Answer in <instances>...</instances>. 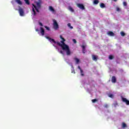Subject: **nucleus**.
I'll list each match as a JSON object with an SVG mask.
<instances>
[{
	"mask_svg": "<svg viewBox=\"0 0 129 129\" xmlns=\"http://www.w3.org/2000/svg\"><path fill=\"white\" fill-rule=\"evenodd\" d=\"M60 42L62 44L60 43L59 42H56V44L58 45V46H60L63 51H66L67 55L68 56H70V55H71V51H70L69 46H68L65 43V42H63V41Z\"/></svg>",
	"mask_w": 129,
	"mask_h": 129,
	"instance_id": "f257e3e1",
	"label": "nucleus"
},
{
	"mask_svg": "<svg viewBox=\"0 0 129 129\" xmlns=\"http://www.w3.org/2000/svg\"><path fill=\"white\" fill-rule=\"evenodd\" d=\"M53 28L54 30L59 29V25L58 24V23H57V21L55 20H53Z\"/></svg>",
	"mask_w": 129,
	"mask_h": 129,
	"instance_id": "f03ea898",
	"label": "nucleus"
},
{
	"mask_svg": "<svg viewBox=\"0 0 129 129\" xmlns=\"http://www.w3.org/2000/svg\"><path fill=\"white\" fill-rule=\"evenodd\" d=\"M121 99L122 102H124L126 105H129V100L126 99V98H124L122 96H121Z\"/></svg>",
	"mask_w": 129,
	"mask_h": 129,
	"instance_id": "7ed1b4c3",
	"label": "nucleus"
},
{
	"mask_svg": "<svg viewBox=\"0 0 129 129\" xmlns=\"http://www.w3.org/2000/svg\"><path fill=\"white\" fill-rule=\"evenodd\" d=\"M77 6L79 9L82 10V11H84V10H85V7H84V5L82 4H77Z\"/></svg>",
	"mask_w": 129,
	"mask_h": 129,
	"instance_id": "20e7f679",
	"label": "nucleus"
},
{
	"mask_svg": "<svg viewBox=\"0 0 129 129\" xmlns=\"http://www.w3.org/2000/svg\"><path fill=\"white\" fill-rule=\"evenodd\" d=\"M19 12L20 16H21V17H24V10L21 7H19Z\"/></svg>",
	"mask_w": 129,
	"mask_h": 129,
	"instance_id": "39448f33",
	"label": "nucleus"
},
{
	"mask_svg": "<svg viewBox=\"0 0 129 129\" xmlns=\"http://www.w3.org/2000/svg\"><path fill=\"white\" fill-rule=\"evenodd\" d=\"M45 38H46L47 39V40H49V42H50V43H52V42L53 43H54V44H56V41H55V40L54 39H52L51 38H50L48 36H46Z\"/></svg>",
	"mask_w": 129,
	"mask_h": 129,
	"instance_id": "423d86ee",
	"label": "nucleus"
},
{
	"mask_svg": "<svg viewBox=\"0 0 129 129\" xmlns=\"http://www.w3.org/2000/svg\"><path fill=\"white\" fill-rule=\"evenodd\" d=\"M92 58L93 61H97V59H98L97 55H92Z\"/></svg>",
	"mask_w": 129,
	"mask_h": 129,
	"instance_id": "0eeeda50",
	"label": "nucleus"
},
{
	"mask_svg": "<svg viewBox=\"0 0 129 129\" xmlns=\"http://www.w3.org/2000/svg\"><path fill=\"white\" fill-rule=\"evenodd\" d=\"M40 33L42 36H44V35H45V30L44 29V28H43V27H40Z\"/></svg>",
	"mask_w": 129,
	"mask_h": 129,
	"instance_id": "6e6552de",
	"label": "nucleus"
},
{
	"mask_svg": "<svg viewBox=\"0 0 129 129\" xmlns=\"http://www.w3.org/2000/svg\"><path fill=\"white\" fill-rule=\"evenodd\" d=\"M41 1L39 0V2H36V5L37 8H38L39 9H41Z\"/></svg>",
	"mask_w": 129,
	"mask_h": 129,
	"instance_id": "1a4fd4ad",
	"label": "nucleus"
},
{
	"mask_svg": "<svg viewBox=\"0 0 129 129\" xmlns=\"http://www.w3.org/2000/svg\"><path fill=\"white\" fill-rule=\"evenodd\" d=\"M107 35L111 37H113L114 36V33L112 32V31H109L107 32Z\"/></svg>",
	"mask_w": 129,
	"mask_h": 129,
	"instance_id": "9d476101",
	"label": "nucleus"
},
{
	"mask_svg": "<svg viewBox=\"0 0 129 129\" xmlns=\"http://www.w3.org/2000/svg\"><path fill=\"white\" fill-rule=\"evenodd\" d=\"M111 82H112V83H115V82H116V78H115V76L112 77Z\"/></svg>",
	"mask_w": 129,
	"mask_h": 129,
	"instance_id": "9b49d317",
	"label": "nucleus"
},
{
	"mask_svg": "<svg viewBox=\"0 0 129 129\" xmlns=\"http://www.w3.org/2000/svg\"><path fill=\"white\" fill-rule=\"evenodd\" d=\"M49 11H50V12H52V13H55V10L54 9V8H53V7L49 6Z\"/></svg>",
	"mask_w": 129,
	"mask_h": 129,
	"instance_id": "f8f14e48",
	"label": "nucleus"
},
{
	"mask_svg": "<svg viewBox=\"0 0 129 129\" xmlns=\"http://www.w3.org/2000/svg\"><path fill=\"white\" fill-rule=\"evenodd\" d=\"M15 2L17 3L18 5H20V6H22L23 5V3H22V1L21 0H15Z\"/></svg>",
	"mask_w": 129,
	"mask_h": 129,
	"instance_id": "ddd939ff",
	"label": "nucleus"
},
{
	"mask_svg": "<svg viewBox=\"0 0 129 129\" xmlns=\"http://www.w3.org/2000/svg\"><path fill=\"white\" fill-rule=\"evenodd\" d=\"M81 47H82V48L83 53L84 54H85V52H86L85 46H84V45H82Z\"/></svg>",
	"mask_w": 129,
	"mask_h": 129,
	"instance_id": "4468645a",
	"label": "nucleus"
},
{
	"mask_svg": "<svg viewBox=\"0 0 129 129\" xmlns=\"http://www.w3.org/2000/svg\"><path fill=\"white\" fill-rule=\"evenodd\" d=\"M100 7L101 9H104L105 8V5L103 3L100 4Z\"/></svg>",
	"mask_w": 129,
	"mask_h": 129,
	"instance_id": "2eb2a0df",
	"label": "nucleus"
},
{
	"mask_svg": "<svg viewBox=\"0 0 129 129\" xmlns=\"http://www.w3.org/2000/svg\"><path fill=\"white\" fill-rule=\"evenodd\" d=\"M74 60L76 61L77 64H78V63H79L80 61V60H79V59H78L77 57H75Z\"/></svg>",
	"mask_w": 129,
	"mask_h": 129,
	"instance_id": "dca6fc26",
	"label": "nucleus"
},
{
	"mask_svg": "<svg viewBox=\"0 0 129 129\" xmlns=\"http://www.w3.org/2000/svg\"><path fill=\"white\" fill-rule=\"evenodd\" d=\"M60 39L62 40V41H60V42H63V43L65 42V41H66V40H65V38H63V36H62V35H60Z\"/></svg>",
	"mask_w": 129,
	"mask_h": 129,
	"instance_id": "f3484780",
	"label": "nucleus"
},
{
	"mask_svg": "<svg viewBox=\"0 0 129 129\" xmlns=\"http://www.w3.org/2000/svg\"><path fill=\"white\" fill-rule=\"evenodd\" d=\"M93 4L94 5H98V4H99V1L98 0H94L93 2Z\"/></svg>",
	"mask_w": 129,
	"mask_h": 129,
	"instance_id": "a211bd4d",
	"label": "nucleus"
},
{
	"mask_svg": "<svg viewBox=\"0 0 129 129\" xmlns=\"http://www.w3.org/2000/svg\"><path fill=\"white\" fill-rule=\"evenodd\" d=\"M69 11L72 12V13H74V9H73V8H72V7H69Z\"/></svg>",
	"mask_w": 129,
	"mask_h": 129,
	"instance_id": "6ab92c4d",
	"label": "nucleus"
},
{
	"mask_svg": "<svg viewBox=\"0 0 129 129\" xmlns=\"http://www.w3.org/2000/svg\"><path fill=\"white\" fill-rule=\"evenodd\" d=\"M122 128H124L125 127H126V124H125V123L123 122L122 123Z\"/></svg>",
	"mask_w": 129,
	"mask_h": 129,
	"instance_id": "aec40b11",
	"label": "nucleus"
},
{
	"mask_svg": "<svg viewBox=\"0 0 129 129\" xmlns=\"http://www.w3.org/2000/svg\"><path fill=\"white\" fill-rule=\"evenodd\" d=\"M114 58V56H113V55H110L109 56V60H112V59H113Z\"/></svg>",
	"mask_w": 129,
	"mask_h": 129,
	"instance_id": "412c9836",
	"label": "nucleus"
},
{
	"mask_svg": "<svg viewBox=\"0 0 129 129\" xmlns=\"http://www.w3.org/2000/svg\"><path fill=\"white\" fill-rule=\"evenodd\" d=\"M68 27H69V28H70L71 29H73V27L71 26V24L70 23L68 24Z\"/></svg>",
	"mask_w": 129,
	"mask_h": 129,
	"instance_id": "4be33fe9",
	"label": "nucleus"
},
{
	"mask_svg": "<svg viewBox=\"0 0 129 129\" xmlns=\"http://www.w3.org/2000/svg\"><path fill=\"white\" fill-rule=\"evenodd\" d=\"M120 35L122 37H124V36H125V33L123 31H122L120 32Z\"/></svg>",
	"mask_w": 129,
	"mask_h": 129,
	"instance_id": "5701e85b",
	"label": "nucleus"
},
{
	"mask_svg": "<svg viewBox=\"0 0 129 129\" xmlns=\"http://www.w3.org/2000/svg\"><path fill=\"white\" fill-rule=\"evenodd\" d=\"M32 12L33 13V15L36 16V11H35V9L33 8H32Z\"/></svg>",
	"mask_w": 129,
	"mask_h": 129,
	"instance_id": "b1692460",
	"label": "nucleus"
},
{
	"mask_svg": "<svg viewBox=\"0 0 129 129\" xmlns=\"http://www.w3.org/2000/svg\"><path fill=\"white\" fill-rule=\"evenodd\" d=\"M34 8H35V10L36 11V12H37V13H39L40 11H39V10L38 9H37V7L36 6H35L34 5H33Z\"/></svg>",
	"mask_w": 129,
	"mask_h": 129,
	"instance_id": "393cba45",
	"label": "nucleus"
},
{
	"mask_svg": "<svg viewBox=\"0 0 129 129\" xmlns=\"http://www.w3.org/2000/svg\"><path fill=\"white\" fill-rule=\"evenodd\" d=\"M26 5H30V1L29 0H24Z\"/></svg>",
	"mask_w": 129,
	"mask_h": 129,
	"instance_id": "a878e982",
	"label": "nucleus"
},
{
	"mask_svg": "<svg viewBox=\"0 0 129 129\" xmlns=\"http://www.w3.org/2000/svg\"><path fill=\"white\" fill-rule=\"evenodd\" d=\"M80 71L81 76H84V74H83V70H81Z\"/></svg>",
	"mask_w": 129,
	"mask_h": 129,
	"instance_id": "bb28decb",
	"label": "nucleus"
},
{
	"mask_svg": "<svg viewBox=\"0 0 129 129\" xmlns=\"http://www.w3.org/2000/svg\"><path fill=\"white\" fill-rule=\"evenodd\" d=\"M108 97H110V98H113V94H110L108 95Z\"/></svg>",
	"mask_w": 129,
	"mask_h": 129,
	"instance_id": "cd10ccee",
	"label": "nucleus"
},
{
	"mask_svg": "<svg viewBox=\"0 0 129 129\" xmlns=\"http://www.w3.org/2000/svg\"><path fill=\"white\" fill-rule=\"evenodd\" d=\"M92 101L93 103H95V102H96L97 101H98V100L96 99H93V100H92Z\"/></svg>",
	"mask_w": 129,
	"mask_h": 129,
	"instance_id": "c85d7f7f",
	"label": "nucleus"
},
{
	"mask_svg": "<svg viewBox=\"0 0 129 129\" xmlns=\"http://www.w3.org/2000/svg\"><path fill=\"white\" fill-rule=\"evenodd\" d=\"M44 28H45L47 31H50V28L48 27L47 26H44Z\"/></svg>",
	"mask_w": 129,
	"mask_h": 129,
	"instance_id": "c756f323",
	"label": "nucleus"
},
{
	"mask_svg": "<svg viewBox=\"0 0 129 129\" xmlns=\"http://www.w3.org/2000/svg\"><path fill=\"white\" fill-rule=\"evenodd\" d=\"M123 6H124V7H126V6L127 5V4L126 3V2H123Z\"/></svg>",
	"mask_w": 129,
	"mask_h": 129,
	"instance_id": "7c9ffc66",
	"label": "nucleus"
},
{
	"mask_svg": "<svg viewBox=\"0 0 129 129\" xmlns=\"http://www.w3.org/2000/svg\"><path fill=\"white\" fill-rule=\"evenodd\" d=\"M104 107L105 108H108V105L107 104H105L104 105Z\"/></svg>",
	"mask_w": 129,
	"mask_h": 129,
	"instance_id": "2f4dec72",
	"label": "nucleus"
},
{
	"mask_svg": "<svg viewBox=\"0 0 129 129\" xmlns=\"http://www.w3.org/2000/svg\"><path fill=\"white\" fill-rule=\"evenodd\" d=\"M73 41L74 43V44H76V43H77V41H76V39H73Z\"/></svg>",
	"mask_w": 129,
	"mask_h": 129,
	"instance_id": "473e14b6",
	"label": "nucleus"
},
{
	"mask_svg": "<svg viewBox=\"0 0 129 129\" xmlns=\"http://www.w3.org/2000/svg\"><path fill=\"white\" fill-rule=\"evenodd\" d=\"M116 11H117V12H120V9H119V8H118V7H117Z\"/></svg>",
	"mask_w": 129,
	"mask_h": 129,
	"instance_id": "72a5a7b5",
	"label": "nucleus"
},
{
	"mask_svg": "<svg viewBox=\"0 0 129 129\" xmlns=\"http://www.w3.org/2000/svg\"><path fill=\"white\" fill-rule=\"evenodd\" d=\"M117 105H118L117 104V103H115L114 104V107H116V106H117Z\"/></svg>",
	"mask_w": 129,
	"mask_h": 129,
	"instance_id": "f704fd0d",
	"label": "nucleus"
},
{
	"mask_svg": "<svg viewBox=\"0 0 129 129\" xmlns=\"http://www.w3.org/2000/svg\"><path fill=\"white\" fill-rule=\"evenodd\" d=\"M78 69H79L80 71L82 70V69L80 67V66H78Z\"/></svg>",
	"mask_w": 129,
	"mask_h": 129,
	"instance_id": "c9c22d12",
	"label": "nucleus"
},
{
	"mask_svg": "<svg viewBox=\"0 0 129 129\" xmlns=\"http://www.w3.org/2000/svg\"><path fill=\"white\" fill-rule=\"evenodd\" d=\"M39 25H40L41 27H43V24L42 23L39 22Z\"/></svg>",
	"mask_w": 129,
	"mask_h": 129,
	"instance_id": "e433bc0d",
	"label": "nucleus"
},
{
	"mask_svg": "<svg viewBox=\"0 0 129 129\" xmlns=\"http://www.w3.org/2000/svg\"><path fill=\"white\" fill-rule=\"evenodd\" d=\"M36 32H38V34H40V32H39L40 31H39L38 29H36Z\"/></svg>",
	"mask_w": 129,
	"mask_h": 129,
	"instance_id": "4c0bfd02",
	"label": "nucleus"
},
{
	"mask_svg": "<svg viewBox=\"0 0 129 129\" xmlns=\"http://www.w3.org/2000/svg\"><path fill=\"white\" fill-rule=\"evenodd\" d=\"M60 54H63V51H62V50H60Z\"/></svg>",
	"mask_w": 129,
	"mask_h": 129,
	"instance_id": "58836bf2",
	"label": "nucleus"
},
{
	"mask_svg": "<svg viewBox=\"0 0 129 129\" xmlns=\"http://www.w3.org/2000/svg\"><path fill=\"white\" fill-rule=\"evenodd\" d=\"M12 4H14V1H12Z\"/></svg>",
	"mask_w": 129,
	"mask_h": 129,
	"instance_id": "ea45409f",
	"label": "nucleus"
},
{
	"mask_svg": "<svg viewBox=\"0 0 129 129\" xmlns=\"http://www.w3.org/2000/svg\"><path fill=\"white\" fill-rule=\"evenodd\" d=\"M114 2H117V0H113Z\"/></svg>",
	"mask_w": 129,
	"mask_h": 129,
	"instance_id": "a19ab883",
	"label": "nucleus"
}]
</instances>
